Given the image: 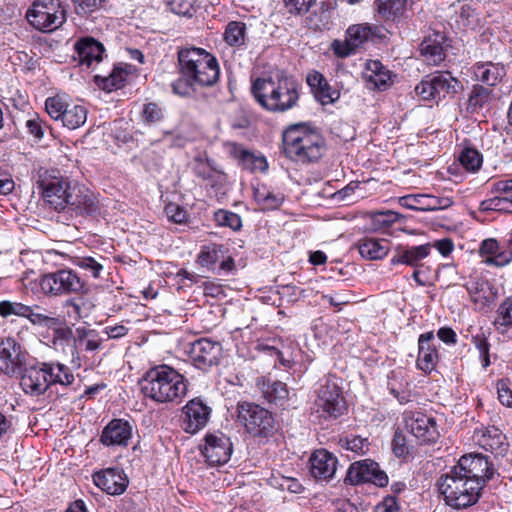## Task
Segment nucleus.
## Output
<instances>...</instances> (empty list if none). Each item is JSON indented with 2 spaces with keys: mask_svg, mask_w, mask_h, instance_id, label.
<instances>
[{
  "mask_svg": "<svg viewBox=\"0 0 512 512\" xmlns=\"http://www.w3.org/2000/svg\"><path fill=\"white\" fill-rule=\"evenodd\" d=\"M38 184L44 201L56 211H66L71 216L93 215L98 211V200L93 193L71 186L58 170H40Z\"/></svg>",
  "mask_w": 512,
  "mask_h": 512,
  "instance_id": "1",
  "label": "nucleus"
},
{
  "mask_svg": "<svg viewBox=\"0 0 512 512\" xmlns=\"http://www.w3.org/2000/svg\"><path fill=\"white\" fill-rule=\"evenodd\" d=\"M251 93L265 110L283 113L296 106L299 100V83L282 73L257 78L252 82Z\"/></svg>",
  "mask_w": 512,
  "mask_h": 512,
  "instance_id": "2",
  "label": "nucleus"
},
{
  "mask_svg": "<svg viewBox=\"0 0 512 512\" xmlns=\"http://www.w3.org/2000/svg\"><path fill=\"white\" fill-rule=\"evenodd\" d=\"M139 385L145 398L160 404L179 401L187 393L184 376L165 364L150 368Z\"/></svg>",
  "mask_w": 512,
  "mask_h": 512,
  "instance_id": "3",
  "label": "nucleus"
},
{
  "mask_svg": "<svg viewBox=\"0 0 512 512\" xmlns=\"http://www.w3.org/2000/svg\"><path fill=\"white\" fill-rule=\"evenodd\" d=\"M285 155L296 162H317L325 151V141L316 131L304 125H295L283 133Z\"/></svg>",
  "mask_w": 512,
  "mask_h": 512,
  "instance_id": "4",
  "label": "nucleus"
},
{
  "mask_svg": "<svg viewBox=\"0 0 512 512\" xmlns=\"http://www.w3.org/2000/svg\"><path fill=\"white\" fill-rule=\"evenodd\" d=\"M182 76L198 86H213L219 80L220 69L217 59L202 48H184L178 52Z\"/></svg>",
  "mask_w": 512,
  "mask_h": 512,
  "instance_id": "5",
  "label": "nucleus"
},
{
  "mask_svg": "<svg viewBox=\"0 0 512 512\" xmlns=\"http://www.w3.org/2000/svg\"><path fill=\"white\" fill-rule=\"evenodd\" d=\"M457 470H451L442 475L438 481V488L447 505L455 509H464L476 504L481 496V486L471 485V482Z\"/></svg>",
  "mask_w": 512,
  "mask_h": 512,
  "instance_id": "6",
  "label": "nucleus"
},
{
  "mask_svg": "<svg viewBox=\"0 0 512 512\" xmlns=\"http://www.w3.org/2000/svg\"><path fill=\"white\" fill-rule=\"evenodd\" d=\"M239 422L254 437H269L277 431V424L271 412L250 402L237 405Z\"/></svg>",
  "mask_w": 512,
  "mask_h": 512,
  "instance_id": "7",
  "label": "nucleus"
},
{
  "mask_svg": "<svg viewBox=\"0 0 512 512\" xmlns=\"http://www.w3.org/2000/svg\"><path fill=\"white\" fill-rule=\"evenodd\" d=\"M29 23L42 32L58 29L66 20V11L59 0H38L26 13Z\"/></svg>",
  "mask_w": 512,
  "mask_h": 512,
  "instance_id": "8",
  "label": "nucleus"
},
{
  "mask_svg": "<svg viewBox=\"0 0 512 512\" xmlns=\"http://www.w3.org/2000/svg\"><path fill=\"white\" fill-rule=\"evenodd\" d=\"M452 469L457 470V475L468 478L471 485L481 486V490L496 473L494 465L482 454L464 455Z\"/></svg>",
  "mask_w": 512,
  "mask_h": 512,
  "instance_id": "9",
  "label": "nucleus"
},
{
  "mask_svg": "<svg viewBox=\"0 0 512 512\" xmlns=\"http://www.w3.org/2000/svg\"><path fill=\"white\" fill-rule=\"evenodd\" d=\"M35 359L14 338L8 337L0 342V371L8 376H15Z\"/></svg>",
  "mask_w": 512,
  "mask_h": 512,
  "instance_id": "10",
  "label": "nucleus"
},
{
  "mask_svg": "<svg viewBox=\"0 0 512 512\" xmlns=\"http://www.w3.org/2000/svg\"><path fill=\"white\" fill-rule=\"evenodd\" d=\"M84 286V281L74 271L68 269L46 274L40 281L41 290L50 295L79 293L83 291Z\"/></svg>",
  "mask_w": 512,
  "mask_h": 512,
  "instance_id": "11",
  "label": "nucleus"
},
{
  "mask_svg": "<svg viewBox=\"0 0 512 512\" xmlns=\"http://www.w3.org/2000/svg\"><path fill=\"white\" fill-rule=\"evenodd\" d=\"M221 355L220 342L210 338H200L190 344L189 357L198 369L207 370L218 365Z\"/></svg>",
  "mask_w": 512,
  "mask_h": 512,
  "instance_id": "12",
  "label": "nucleus"
},
{
  "mask_svg": "<svg viewBox=\"0 0 512 512\" xmlns=\"http://www.w3.org/2000/svg\"><path fill=\"white\" fill-rule=\"evenodd\" d=\"M315 405L324 415L337 418L346 410V403L341 396L340 388L333 380H327L317 391Z\"/></svg>",
  "mask_w": 512,
  "mask_h": 512,
  "instance_id": "13",
  "label": "nucleus"
},
{
  "mask_svg": "<svg viewBox=\"0 0 512 512\" xmlns=\"http://www.w3.org/2000/svg\"><path fill=\"white\" fill-rule=\"evenodd\" d=\"M345 480L352 485L371 482L383 487L388 483V476L380 470L378 463L366 459L351 464Z\"/></svg>",
  "mask_w": 512,
  "mask_h": 512,
  "instance_id": "14",
  "label": "nucleus"
},
{
  "mask_svg": "<svg viewBox=\"0 0 512 512\" xmlns=\"http://www.w3.org/2000/svg\"><path fill=\"white\" fill-rule=\"evenodd\" d=\"M212 408L201 398L195 397L183 407L182 428L186 433L195 434L208 423Z\"/></svg>",
  "mask_w": 512,
  "mask_h": 512,
  "instance_id": "15",
  "label": "nucleus"
},
{
  "mask_svg": "<svg viewBox=\"0 0 512 512\" xmlns=\"http://www.w3.org/2000/svg\"><path fill=\"white\" fill-rule=\"evenodd\" d=\"M204 440L202 454L209 465H223L229 461L233 452V445L228 436L217 431L207 434Z\"/></svg>",
  "mask_w": 512,
  "mask_h": 512,
  "instance_id": "16",
  "label": "nucleus"
},
{
  "mask_svg": "<svg viewBox=\"0 0 512 512\" xmlns=\"http://www.w3.org/2000/svg\"><path fill=\"white\" fill-rule=\"evenodd\" d=\"M405 423L411 435L420 443H434L440 436L435 419L421 412L412 413Z\"/></svg>",
  "mask_w": 512,
  "mask_h": 512,
  "instance_id": "17",
  "label": "nucleus"
},
{
  "mask_svg": "<svg viewBox=\"0 0 512 512\" xmlns=\"http://www.w3.org/2000/svg\"><path fill=\"white\" fill-rule=\"evenodd\" d=\"M46 375L47 372L44 370L43 363H36V360L30 362L21 372L20 385L23 391L31 396L44 394L49 388Z\"/></svg>",
  "mask_w": 512,
  "mask_h": 512,
  "instance_id": "18",
  "label": "nucleus"
},
{
  "mask_svg": "<svg viewBox=\"0 0 512 512\" xmlns=\"http://www.w3.org/2000/svg\"><path fill=\"white\" fill-rule=\"evenodd\" d=\"M371 36V28L365 25H353L348 28L345 41L335 40L332 43L334 53L339 57H347L356 52Z\"/></svg>",
  "mask_w": 512,
  "mask_h": 512,
  "instance_id": "19",
  "label": "nucleus"
},
{
  "mask_svg": "<svg viewBox=\"0 0 512 512\" xmlns=\"http://www.w3.org/2000/svg\"><path fill=\"white\" fill-rule=\"evenodd\" d=\"M93 481L97 487L110 495L122 494L128 486V478L118 468H107L94 473Z\"/></svg>",
  "mask_w": 512,
  "mask_h": 512,
  "instance_id": "20",
  "label": "nucleus"
},
{
  "mask_svg": "<svg viewBox=\"0 0 512 512\" xmlns=\"http://www.w3.org/2000/svg\"><path fill=\"white\" fill-rule=\"evenodd\" d=\"M74 59L79 65L90 68L94 63L98 64L103 59L105 48L103 44L92 37H83L74 45Z\"/></svg>",
  "mask_w": 512,
  "mask_h": 512,
  "instance_id": "21",
  "label": "nucleus"
},
{
  "mask_svg": "<svg viewBox=\"0 0 512 512\" xmlns=\"http://www.w3.org/2000/svg\"><path fill=\"white\" fill-rule=\"evenodd\" d=\"M132 433L133 427L128 421L113 419L103 429L100 442L105 446H127Z\"/></svg>",
  "mask_w": 512,
  "mask_h": 512,
  "instance_id": "22",
  "label": "nucleus"
},
{
  "mask_svg": "<svg viewBox=\"0 0 512 512\" xmlns=\"http://www.w3.org/2000/svg\"><path fill=\"white\" fill-rule=\"evenodd\" d=\"M478 444L496 456H504L509 448L506 436L496 427H483L475 431Z\"/></svg>",
  "mask_w": 512,
  "mask_h": 512,
  "instance_id": "23",
  "label": "nucleus"
},
{
  "mask_svg": "<svg viewBox=\"0 0 512 512\" xmlns=\"http://www.w3.org/2000/svg\"><path fill=\"white\" fill-rule=\"evenodd\" d=\"M310 472L318 480L329 481L337 470V458L324 449L316 450L309 459Z\"/></svg>",
  "mask_w": 512,
  "mask_h": 512,
  "instance_id": "24",
  "label": "nucleus"
},
{
  "mask_svg": "<svg viewBox=\"0 0 512 512\" xmlns=\"http://www.w3.org/2000/svg\"><path fill=\"white\" fill-rule=\"evenodd\" d=\"M434 340L432 331L421 334L418 339L417 367L425 373L434 370L438 362L439 356Z\"/></svg>",
  "mask_w": 512,
  "mask_h": 512,
  "instance_id": "25",
  "label": "nucleus"
},
{
  "mask_svg": "<svg viewBox=\"0 0 512 512\" xmlns=\"http://www.w3.org/2000/svg\"><path fill=\"white\" fill-rule=\"evenodd\" d=\"M445 35L434 31L426 36L420 44L419 50L425 61L431 65H438L445 59L443 43Z\"/></svg>",
  "mask_w": 512,
  "mask_h": 512,
  "instance_id": "26",
  "label": "nucleus"
},
{
  "mask_svg": "<svg viewBox=\"0 0 512 512\" xmlns=\"http://www.w3.org/2000/svg\"><path fill=\"white\" fill-rule=\"evenodd\" d=\"M402 200L407 208L421 211L444 210L453 204V200L450 197L433 195L408 196L404 197Z\"/></svg>",
  "mask_w": 512,
  "mask_h": 512,
  "instance_id": "27",
  "label": "nucleus"
},
{
  "mask_svg": "<svg viewBox=\"0 0 512 512\" xmlns=\"http://www.w3.org/2000/svg\"><path fill=\"white\" fill-rule=\"evenodd\" d=\"M307 83L322 105L334 103L340 97L339 91L332 89L324 76L317 71L307 75Z\"/></svg>",
  "mask_w": 512,
  "mask_h": 512,
  "instance_id": "28",
  "label": "nucleus"
},
{
  "mask_svg": "<svg viewBox=\"0 0 512 512\" xmlns=\"http://www.w3.org/2000/svg\"><path fill=\"white\" fill-rule=\"evenodd\" d=\"M431 251L430 244H423L413 247L398 246L395 249V253L391 259V263L405 264L409 266H417L418 263L426 258Z\"/></svg>",
  "mask_w": 512,
  "mask_h": 512,
  "instance_id": "29",
  "label": "nucleus"
},
{
  "mask_svg": "<svg viewBox=\"0 0 512 512\" xmlns=\"http://www.w3.org/2000/svg\"><path fill=\"white\" fill-rule=\"evenodd\" d=\"M472 69L475 78L488 86L497 85L506 75L503 64L490 61L477 62Z\"/></svg>",
  "mask_w": 512,
  "mask_h": 512,
  "instance_id": "30",
  "label": "nucleus"
},
{
  "mask_svg": "<svg viewBox=\"0 0 512 512\" xmlns=\"http://www.w3.org/2000/svg\"><path fill=\"white\" fill-rule=\"evenodd\" d=\"M465 288L467 289L471 300L481 307L490 304L495 298L492 286L484 278L475 277L470 279L465 284Z\"/></svg>",
  "mask_w": 512,
  "mask_h": 512,
  "instance_id": "31",
  "label": "nucleus"
},
{
  "mask_svg": "<svg viewBox=\"0 0 512 512\" xmlns=\"http://www.w3.org/2000/svg\"><path fill=\"white\" fill-rule=\"evenodd\" d=\"M358 251L367 260L384 258L390 250V242L386 239L363 238L358 241Z\"/></svg>",
  "mask_w": 512,
  "mask_h": 512,
  "instance_id": "32",
  "label": "nucleus"
},
{
  "mask_svg": "<svg viewBox=\"0 0 512 512\" xmlns=\"http://www.w3.org/2000/svg\"><path fill=\"white\" fill-rule=\"evenodd\" d=\"M263 397L270 403L283 405L287 400L289 392L285 383L271 378H262L258 381Z\"/></svg>",
  "mask_w": 512,
  "mask_h": 512,
  "instance_id": "33",
  "label": "nucleus"
},
{
  "mask_svg": "<svg viewBox=\"0 0 512 512\" xmlns=\"http://www.w3.org/2000/svg\"><path fill=\"white\" fill-rule=\"evenodd\" d=\"M434 97L438 101L447 95H455L461 88V83L451 76L450 72L438 73L431 77Z\"/></svg>",
  "mask_w": 512,
  "mask_h": 512,
  "instance_id": "34",
  "label": "nucleus"
},
{
  "mask_svg": "<svg viewBox=\"0 0 512 512\" xmlns=\"http://www.w3.org/2000/svg\"><path fill=\"white\" fill-rule=\"evenodd\" d=\"M253 195L262 210L277 209L284 201V195L281 192L271 190L265 185L254 187Z\"/></svg>",
  "mask_w": 512,
  "mask_h": 512,
  "instance_id": "35",
  "label": "nucleus"
},
{
  "mask_svg": "<svg viewBox=\"0 0 512 512\" xmlns=\"http://www.w3.org/2000/svg\"><path fill=\"white\" fill-rule=\"evenodd\" d=\"M366 79L379 90H385L391 83V72L380 61H371L367 66Z\"/></svg>",
  "mask_w": 512,
  "mask_h": 512,
  "instance_id": "36",
  "label": "nucleus"
},
{
  "mask_svg": "<svg viewBox=\"0 0 512 512\" xmlns=\"http://www.w3.org/2000/svg\"><path fill=\"white\" fill-rule=\"evenodd\" d=\"M409 0H377V10L385 20L395 21L404 16Z\"/></svg>",
  "mask_w": 512,
  "mask_h": 512,
  "instance_id": "37",
  "label": "nucleus"
},
{
  "mask_svg": "<svg viewBox=\"0 0 512 512\" xmlns=\"http://www.w3.org/2000/svg\"><path fill=\"white\" fill-rule=\"evenodd\" d=\"M26 318L33 324L47 329L61 324V320L53 312H49L39 306H30Z\"/></svg>",
  "mask_w": 512,
  "mask_h": 512,
  "instance_id": "38",
  "label": "nucleus"
},
{
  "mask_svg": "<svg viewBox=\"0 0 512 512\" xmlns=\"http://www.w3.org/2000/svg\"><path fill=\"white\" fill-rule=\"evenodd\" d=\"M88 110L85 106L70 103L67 107L61 123L68 129H77L85 124L87 120Z\"/></svg>",
  "mask_w": 512,
  "mask_h": 512,
  "instance_id": "39",
  "label": "nucleus"
},
{
  "mask_svg": "<svg viewBox=\"0 0 512 512\" xmlns=\"http://www.w3.org/2000/svg\"><path fill=\"white\" fill-rule=\"evenodd\" d=\"M52 343L56 349L68 347L72 356L76 353V339L73 337V331L68 326H62V323L54 328Z\"/></svg>",
  "mask_w": 512,
  "mask_h": 512,
  "instance_id": "40",
  "label": "nucleus"
},
{
  "mask_svg": "<svg viewBox=\"0 0 512 512\" xmlns=\"http://www.w3.org/2000/svg\"><path fill=\"white\" fill-rule=\"evenodd\" d=\"M412 435H406L402 431H396L392 441V450L398 458H408L414 453V440Z\"/></svg>",
  "mask_w": 512,
  "mask_h": 512,
  "instance_id": "41",
  "label": "nucleus"
},
{
  "mask_svg": "<svg viewBox=\"0 0 512 512\" xmlns=\"http://www.w3.org/2000/svg\"><path fill=\"white\" fill-rule=\"evenodd\" d=\"M224 40L230 46L240 47L245 43L246 25L240 21H231L224 31Z\"/></svg>",
  "mask_w": 512,
  "mask_h": 512,
  "instance_id": "42",
  "label": "nucleus"
},
{
  "mask_svg": "<svg viewBox=\"0 0 512 512\" xmlns=\"http://www.w3.org/2000/svg\"><path fill=\"white\" fill-rule=\"evenodd\" d=\"M69 104V98L66 95L57 94L46 99L45 109L53 120L61 121Z\"/></svg>",
  "mask_w": 512,
  "mask_h": 512,
  "instance_id": "43",
  "label": "nucleus"
},
{
  "mask_svg": "<svg viewBox=\"0 0 512 512\" xmlns=\"http://www.w3.org/2000/svg\"><path fill=\"white\" fill-rule=\"evenodd\" d=\"M224 258V247L218 244H209L202 247L198 255V263L210 267Z\"/></svg>",
  "mask_w": 512,
  "mask_h": 512,
  "instance_id": "44",
  "label": "nucleus"
},
{
  "mask_svg": "<svg viewBox=\"0 0 512 512\" xmlns=\"http://www.w3.org/2000/svg\"><path fill=\"white\" fill-rule=\"evenodd\" d=\"M491 93L492 90L489 88L479 84L474 85L468 99V109L471 112H476L483 108L490 100Z\"/></svg>",
  "mask_w": 512,
  "mask_h": 512,
  "instance_id": "45",
  "label": "nucleus"
},
{
  "mask_svg": "<svg viewBox=\"0 0 512 512\" xmlns=\"http://www.w3.org/2000/svg\"><path fill=\"white\" fill-rule=\"evenodd\" d=\"M494 325L498 330L512 328V296L503 300L498 306Z\"/></svg>",
  "mask_w": 512,
  "mask_h": 512,
  "instance_id": "46",
  "label": "nucleus"
},
{
  "mask_svg": "<svg viewBox=\"0 0 512 512\" xmlns=\"http://www.w3.org/2000/svg\"><path fill=\"white\" fill-rule=\"evenodd\" d=\"M459 161L467 171L475 172L480 169L483 157L476 149L465 148L459 156Z\"/></svg>",
  "mask_w": 512,
  "mask_h": 512,
  "instance_id": "47",
  "label": "nucleus"
},
{
  "mask_svg": "<svg viewBox=\"0 0 512 512\" xmlns=\"http://www.w3.org/2000/svg\"><path fill=\"white\" fill-rule=\"evenodd\" d=\"M127 76L128 72L126 68L116 66L108 77L103 78V89L112 91L113 89L122 87L127 79Z\"/></svg>",
  "mask_w": 512,
  "mask_h": 512,
  "instance_id": "48",
  "label": "nucleus"
},
{
  "mask_svg": "<svg viewBox=\"0 0 512 512\" xmlns=\"http://www.w3.org/2000/svg\"><path fill=\"white\" fill-rule=\"evenodd\" d=\"M214 219L218 225L229 227L233 230H239L242 226L240 216L231 211L220 209L215 212Z\"/></svg>",
  "mask_w": 512,
  "mask_h": 512,
  "instance_id": "49",
  "label": "nucleus"
},
{
  "mask_svg": "<svg viewBox=\"0 0 512 512\" xmlns=\"http://www.w3.org/2000/svg\"><path fill=\"white\" fill-rule=\"evenodd\" d=\"M30 311V306L19 303V302H12V301H1L0 302V315L2 317H9V316H19V317H25L27 316V313Z\"/></svg>",
  "mask_w": 512,
  "mask_h": 512,
  "instance_id": "50",
  "label": "nucleus"
},
{
  "mask_svg": "<svg viewBox=\"0 0 512 512\" xmlns=\"http://www.w3.org/2000/svg\"><path fill=\"white\" fill-rule=\"evenodd\" d=\"M287 12L294 16H303L316 4V0H282Z\"/></svg>",
  "mask_w": 512,
  "mask_h": 512,
  "instance_id": "51",
  "label": "nucleus"
},
{
  "mask_svg": "<svg viewBox=\"0 0 512 512\" xmlns=\"http://www.w3.org/2000/svg\"><path fill=\"white\" fill-rule=\"evenodd\" d=\"M400 215L394 211H380L371 214V219L375 229H383L390 227L392 224L397 222Z\"/></svg>",
  "mask_w": 512,
  "mask_h": 512,
  "instance_id": "52",
  "label": "nucleus"
},
{
  "mask_svg": "<svg viewBox=\"0 0 512 512\" xmlns=\"http://www.w3.org/2000/svg\"><path fill=\"white\" fill-rule=\"evenodd\" d=\"M171 12L181 16L191 17L194 12V0H165Z\"/></svg>",
  "mask_w": 512,
  "mask_h": 512,
  "instance_id": "53",
  "label": "nucleus"
},
{
  "mask_svg": "<svg viewBox=\"0 0 512 512\" xmlns=\"http://www.w3.org/2000/svg\"><path fill=\"white\" fill-rule=\"evenodd\" d=\"M484 209L503 211L512 213V195L503 197H494L482 203Z\"/></svg>",
  "mask_w": 512,
  "mask_h": 512,
  "instance_id": "54",
  "label": "nucleus"
},
{
  "mask_svg": "<svg viewBox=\"0 0 512 512\" xmlns=\"http://www.w3.org/2000/svg\"><path fill=\"white\" fill-rule=\"evenodd\" d=\"M241 167L251 172H265L268 169V163L264 156L249 152Z\"/></svg>",
  "mask_w": 512,
  "mask_h": 512,
  "instance_id": "55",
  "label": "nucleus"
},
{
  "mask_svg": "<svg viewBox=\"0 0 512 512\" xmlns=\"http://www.w3.org/2000/svg\"><path fill=\"white\" fill-rule=\"evenodd\" d=\"M25 127L27 132L36 140H41L47 128V124L37 114H34L31 118L26 120Z\"/></svg>",
  "mask_w": 512,
  "mask_h": 512,
  "instance_id": "56",
  "label": "nucleus"
},
{
  "mask_svg": "<svg viewBox=\"0 0 512 512\" xmlns=\"http://www.w3.org/2000/svg\"><path fill=\"white\" fill-rule=\"evenodd\" d=\"M344 447L358 455L365 454L369 449V442L366 438L360 436L346 437Z\"/></svg>",
  "mask_w": 512,
  "mask_h": 512,
  "instance_id": "57",
  "label": "nucleus"
},
{
  "mask_svg": "<svg viewBox=\"0 0 512 512\" xmlns=\"http://www.w3.org/2000/svg\"><path fill=\"white\" fill-rule=\"evenodd\" d=\"M77 266L89 272L94 278H99L103 265L94 257H81L77 259Z\"/></svg>",
  "mask_w": 512,
  "mask_h": 512,
  "instance_id": "58",
  "label": "nucleus"
},
{
  "mask_svg": "<svg viewBox=\"0 0 512 512\" xmlns=\"http://www.w3.org/2000/svg\"><path fill=\"white\" fill-rule=\"evenodd\" d=\"M473 343L477 350L479 351L480 358L482 359L483 368H487L490 365V345L487 339L483 335H476L473 337Z\"/></svg>",
  "mask_w": 512,
  "mask_h": 512,
  "instance_id": "59",
  "label": "nucleus"
},
{
  "mask_svg": "<svg viewBox=\"0 0 512 512\" xmlns=\"http://www.w3.org/2000/svg\"><path fill=\"white\" fill-rule=\"evenodd\" d=\"M498 399L500 403L507 407H512V389L506 379H501L496 384Z\"/></svg>",
  "mask_w": 512,
  "mask_h": 512,
  "instance_id": "60",
  "label": "nucleus"
},
{
  "mask_svg": "<svg viewBox=\"0 0 512 512\" xmlns=\"http://www.w3.org/2000/svg\"><path fill=\"white\" fill-rule=\"evenodd\" d=\"M165 213L169 220L177 224H182L187 220L186 210L175 203L167 204L165 206Z\"/></svg>",
  "mask_w": 512,
  "mask_h": 512,
  "instance_id": "61",
  "label": "nucleus"
},
{
  "mask_svg": "<svg viewBox=\"0 0 512 512\" xmlns=\"http://www.w3.org/2000/svg\"><path fill=\"white\" fill-rule=\"evenodd\" d=\"M415 94L423 100H435L431 77L423 79L416 87Z\"/></svg>",
  "mask_w": 512,
  "mask_h": 512,
  "instance_id": "62",
  "label": "nucleus"
},
{
  "mask_svg": "<svg viewBox=\"0 0 512 512\" xmlns=\"http://www.w3.org/2000/svg\"><path fill=\"white\" fill-rule=\"evenodd\" d=\"M162 109L155 103H148L143 108V118L147 123H155L162 119Z\"/></svg>",
  "mask_w": 512,
  "mask_h": 512,
  "instance_id": "63",
  "label": "nucleus"
},
{
  "mask_svg": "<svg viewBox=\"0 0 512 512\" xmlns=\"http://www.w3.org/2000/svg\"><path fill=\"white\" fill-rule=\"evenodd\" d=\"M374 512H399V505L394 496L385 497L377 506Z\"/></svg>",
  "mask_w": 512,
  "mask_h": 512,
  "instance_id": "64",
  "label": "nucleus"
}]
</instances>
